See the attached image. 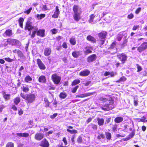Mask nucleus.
I'll use <instances>...</instances> for the list:
<instances>
[{
  "mask_svg": "<svg viewBox=\"0 0 147 147\" xmlns=\"http://www.w3.org/2000/svg\"><path fill=\"white\" fill-rule=\"evenodd\" d=\"M20 96L24 99L26 100L28 103H32L35 100L36 96L34 94H25L24 93H21Z\"/></svg>",
  "mask_w": 147,
  "mask_h": 147,
  "instance_id": "1",
  "label": "nucleus"
},
{
  "mask_svg": "<svg viewBox=\"0 0 147 147\" xmlns=\"http://www.w3.org/2000/svg\"><path fill=\"white\" fill-rule=\"evenodd\" d=\"M108 104H105L100 107V108L103 110L108 111L112 110L114 107L113 101L111 100Z\"/></svg>",
  "mask_w": 147,
  "mask_h": 147,
  "instance_id": "2",
  "label": "nucleus"
},
{
  "mask_svg": "<svg viewBox=\"0 0 147 147\" xmlns=\"http://www.w3.org/2000/svg\"><path fill=\"white\" fill-rule=\"evenodd\" d=\"M51 79L55 84L57 85L60 82L61 77L57 74H55L52 75Z\"/></svg>",
  "mask_w": 147,
  "mask_h": 147,
  "instance_id": "3",
  "label": "nucleus"
},
{
  "mask_svg": "<svg viewBox=\"0 0 147 147\" xmlns=\"http://www.w3.org/2000/svg\"><path fill=\"white\" fill-rule=\"evenodd\" d=\"M36 28V27L32 25V23L30 21V20L28 19L26 23L25 30H28V31H30L31 30H33Z\"/></svg>",
  "mask_w": 147,
  "mask_h": 147,
  "instance_id": "4",
  "label": "nucleus"
},
{
  "mask_svg": "<svg viewBox=\"0 0 147 147\" xmlns=\"http://www.w3.org/2000/svg\"><path fill=\"white\" fill-rule=\"evenodd\" d=\"M7 42L13 45H16L18 47H20L21 45L19 40L15 39H9L7 40Z\"/></svg>",
  "mask_w": 147,
  "mask_h": 147,
  "instance_id": "5",
  "label": "nucleus"
},
{
  "mask_svg": "<svg viewBox=\"0 0 147 147\" xmlns=\"http://www.w3.org/2000/svg\"><path fill=\"white\" fill-rule=\"evenodd\" d=\"M117 56L122 63H124L127 59L126 55L123 53L118 55Z\"/></svg>",
  "mask_w": 147,
  "mask_h": 147,
  "instance_id": "6",
  "label": "nucleus"
},
{
  "mask_svg": "<svg viewBox=\"0 0 147 147\" xmlns=\"http://www.w3.org/2000/svg\"><path fill=\"white\" fill-rule=\"evenodd\" d=\"M147 49V42H144L138 48V50L140 52Z\"/></svg>",
  "mask_w": 147,
  "mask_h": 147,
  "instance_id": "7",
  "label": "nucleus"
},
{
  "mask_svg": "<svg viewBox=\"0 0 147 147\" xmlns=\"http://www.w3.org/2000/svg\"><path fill=\"white\" fill-rule=\"evenodd\" d=\"M37 64L40 69L45 70V69L46 67L45 65L40 59H37Z\"/></svg>",
  "mask_w": 147,
  "mask_h": 147,
  "instance_id": "8",
  "label": "nucleus"
},
{
  "mask_svg": "<svg viewBox=\"0 0 147 147\" xmlns=\"http://www.w3.org/2000/svg\"><path fill=\"white\" fill-rule=\"evenodd\" d=\"M40 145L42 147H49V144L47 140L44 139L42 141Z\"/></svg>",
  "mask_w": 147,
  "mask_h": 147,
  "instance_id": "9",
  "label": "nucleus"
},
{
  "mask_svg": "<svg viewBox=\"0 0 147 147\" xmlns=\"http://www.w3.org/2000/svg\"><path fill=\"white\" fill-rule=\"evenodd\" d=\"M74 13H81V8L78 5H74L73 8Z\"/></svg>",
  "mask_w": 147,
  "mask_h": 147,
  "instance_id": "10",
  "label": "nucleus"
},
{
  "mask_svg": "<svg viewBox=\"0 0 147 147\" xmlns=\"http://www.w3.org/2000/svg\"><path fill=\"white\" fill-rule=\"evenodd\" d=\"M44 137V135L41 133H37L35 136V138L36 140L40 141L42 140Z\"/></svg>",
  "mask_w": 147,
  "mask_h": 147,
  "instance_id": "11",
  "label": "nucleus"
},
{
  "mask_svg": "<svg viewBox=\"0 0 147 147\" xmlns=\"http://www.w3.org/2000/svg\"><path fill=\"white\" fill-rule=\"evenodd\" d=\"M90 71L88 69L82 71L79 74L80 76H86L89 75Z\"/></svg>",
  "mask_w": 147,
  "mask_h": 147,
  "instance_id": "12",
  "label": "nucleus"
},
{
  "mask_svg": "<svg viewBox=\"0 0 147 147\" xmlns=\"http://www.w3.org/2000/svg\"><path fill=\"white\" fill-rule=\"evenodd\" d=\"M60 12L58 7L57 6L55 8V10L54 12V14L52 15V17L55 18H58Z\"/></svg>",
  "mask_w": 147,
  "mask_h": 147,
  "instance_id": "13",
  "label": "nucleus"
},
{
  "mask_svg": "<svg viewBox=\"0 0 147 147\" xmlns=\"http://www.w3.org/2000/svg\"><path fill=\"white\" fill-rule=\"evenodd\" d=\"M112 99L111 97L106 96L105 97H100L98 98V100L101 101L103 102H106L107 101H110Z\"/></svg>",
  "mask_w": 147,
  "mask_h": 147,
  "instance_id": "14",
  "label": "nucleus"
},
{
  "mask_svg": "<svg viewBox=\"0 0 147 147\" xmlns=\"http://www.w3.org/2000/svg\"><path fill=\"white\" fill-rule=\"evenodd\" d=\"M94 94L93 92H88L82 94H80V95H77L76 96V97H80V98H84L93 95Z\"/></svg>",
  "mask_w": 147,
  "mask_h": 147,
  "instance_id": "15",
  "label": "nucleus"
},
{
  "mask_svg": "<svg viewBox=\"0 0 147 147\" xmlns=\"http://www.w3.org/2000/svg\"><path fill=\"white\" fill-rule=\"evenodd\" d=\"M96 55L95 54L91 55L88 58V61L89 62H92L96 60Z\"/></svg>",
  "mask_w": 147,
  "mask_h": 147,
  "instance_id": "16",
  "label": "nucleus"
},
{
  "mask_svg": "<svg viewBox=\"0 0 147 147\" xmlns=\"http://www.w3.org/2000/svg\"><path fill=\"white\" fill-rule=\"evenodd\" d=\"M45 30L44 29H40L37 31V35L43 37L45 36Z\"/></svg>",
  "mask_w": 147,
  "mask_h": 147,
  "instance_id": "17",
  "label": "nucleus"
},
{
  "mask_svg": "<svg viewBox=\"0 0 147 147\" xmlns=\"http://www.w3.org/2000/svg\"><path fill=\"white\" fill-rule=\"evenodd\" d=\"M51 53V50L49 47L46 48L44 51V54L45 56H47L50 55Z\"/></svg>",
  "mask_w": 147,
  "mask_h": 147,
  "instance_id": "18",
  "label": "nucleus"
},
{
  "mask_svg": "<svg viewBox=\"0 0 147 147\" xmlns=\"http://www.w3.org/2000/svg\"><path fill=\"white\" fill-rule=\"evenodd\" d=\"M81 13H74L73 17L75 20L78 22L81 19L80 15Z\"/></svg>",
  "mask_w": 147,
  "mask_h": 147,
  "instance_id": "19",
  "label": "nucleus"
},
{
  "mask_svg": "<svg viewBox=\"0 0 147 147\" xmlns=\"http://www.w3.org/2000/svg\"><path fill=\"white\" fill-rule=\"evenodd\" d=\"M84 49L86 50L84 52L85 55H87L92 52V51L91 50L92 49V47H86Z\"/></svg>",
  "mask_w": 147,
  "mask_h": 147,
  "instance_id": "20",
  "label": "nucleus"
},
{
  "mask_svg": "<svg viewBox=\"0 0 147 147\" xmlns=\"http://www.w3.org/2000/svg\"><path fill=\"white\" fill-rule=\"evenodd\" d=\"M107 34V32L102 31L98 34V36L101 39H105Z\"/></svg>",
  "mask_w": 147,
  "mask_h": 147,
  "instance_id": "21",
  "label": "nucleus"
},
{
  "mask_svg": "<svg viewBox=\"0 0 147 147\" xmlns=\"http://www.w3.org/2000/svg\"><path fill=\"white\" fill-rule=\"evenodd\" d=\"M116 74V73L114 72H109V71H106L104 74V75L105 76H107L109 75H110L111 77H113Z\"/></svg>",
  "mask_w": 147,
  "mask_h": 147,
  "instance_id": "22",
  "label": "nucleus"
},
{
  "mask_svg": "<svg viewBox=\"0 0 147 147\" xmlns=\"http://www.w3.org/2000/svg\"><path fill=\"white\" fill-rule=\"evenodd\" d=\"M38 28L36 27V28H35L34 29H33L34 31L32 32V34H31V31H30V32L29 33V34L30 35H31V38H33L35 37V34L37 32V31L38 30Z\"/></svg>",
  "mask_w": 147,
  "mask_h": 147,
  "instance_id": "23",
  "label": "nucleus"
},
{
  "mask_svg": "<svg viewBox=\"0 0 147 147\" xmlns=\"http://www.w3.org/2000/svg\"><path fill=\"white\" fill-rule=\"evenodd\" d=\"M16 135L20 137H27L29 136V134L28 133H17Z\"/></svg>",
  "mask_w": 147,
  "mask_h": 147,
  "instance_id": "24",
  "label": "nucleus"
},
{
  "mask_svg": "<svg viewBox=\"0 0 147 147\" xmlns=\"http://www.w3.org/2000/svg\"><path fill=\"white\" fill-rule=\"evenodd\" d=\"M123 119L122 117H118L115 119L114 121L115 123H119L122 121Z\"/></svg>",
  "mask_w": 147,
  "mask_h": 147,
  "instance_id": "25",
  "label": "nucleus"
},
{
  "mask_svg": "<svg viewBox=\"0 0 147 147\" xmlns=\"http://www.w3.org/2000/svg\"><path fill=\"white\" fill-rule=\"evenodd\" d=\"M38 81L40 82L45 83L46 81V78L45 76H41L38 78Z\"/></svg>",
  "mask_w": 147,
  "mask_h": 147,
  "instance_id": "26",
  "label": "nucleus"
},
{
  "mask_svg": "<svg viewBox=\"0 0 147 147\" xmlns=\"http://www.w3.org/2000/svg\"><path fill=\"white\" fill-rule=\"evenodd\" d=\"M3 95V98L6 100H8L10 99V95L9 94H5V92H2Z\"/></svg>",
  "mask_w": 147,
  "mask_h": 147,
  "instance_id": "27",
  "label": "nucleus"
},
{
  "mask_svg": "<svg viewBox=\"0 0 147 147\" xmlns=\"http://www.w3.org/2000/svg\"><path fill=\"white\" fill-rule=\"evenodd\" d=\"M87 39L93 43L95 42H96L95 39L91 35L88 36L87 37Z\"/></svg>",
  "mask_w": 147,
  "mask_h": 147,
  "instance_id": "28",
  "label": "nucleus"
},
{
  "mask_svg": "<svg viewBox=\"0 0 147 147\" xmlns=\"http://www.w3.org/2000/svg\"><path fill=\"white\" fill-rule=\"evenodd\" d=\"M67 96V94L65 92H61L59 94V97L62 99L65 98Z\"/></svg>",
  "mask_w": 147,
  "mask_h": 147,
  "instance_id": "29",
  "label": "nucleus"
},
{
  "mask_svg": "<svg viewBox=\"0 0 147 147\" xmlns=\"http://www.w3.org/2000/svg\"><path fill=\"white\" fill-rule=\"evenodd\" d=\"M97 121L98 124L99 125H102L103 124L104 120L103 119L98 118L97 119Z\"/></svg>",
  "mask_w": 147,
  "mask_h": 147,
  "instance_id": "30",
  "label": "nucleus"
},
{
  "mask_svg": "<svg viewBox=\"0 0 147 147\" xmlns=\"http://www.w3.org/2000/svg\"><path fill=\"white\" fill-rule=\"evenodd\" d=\"M5 34L9 36H10L12 35V32L11 30L8 29L4 33Z\"/></svg>",
  "mask_w": 147,
  "mask_h": 147,
  "instance_id": "31",
  "label": "nucleus"
},
{
  "mask_svg": "<svg viewBox=\"0 0 147 147\" xmlns=\"http://www.w3.org/2000/svg\"><path fill=\"white\" fill-rule=\"evenodd\" d=\"M72 55L75 58H77L80 55V52L78 51H75L72 53Z\"/></svg>",
  "mask_w": 147,
  "mask_h": 147,
  "instance_id": "32",
  "label": "nucleus"
},
{
  "mask_svg": "<svg viewBox=\"0 0 147 147\" xmlns=\"http://www.w3.org/2000/svg\"><path fill=\"white\" fill-rule=\"evenodd\" d=\"M22 90L24 92H27L29 90L28 86L26 85L22 87Z\"/></svg>",
  "mask_w": 147,
  "mask_h": 147,
  "instance_id": "33",
  "label": "nucleus"
},
{
  "mask_svg": "<svg viewBox=\"0 0 147 147\" xmlns=\"http://www.w3.org/2000/svg\"><path fill=\"white\" fill-rule=\"evenodd\" d=\"M45 14H37L36 15V18L38 20H41L42 18L45 17Z\"/></svg>",
  "mask_w": 147,
  "mask_h": 147,
  "instance_id": "34",
  "label": "nucleus"
},
{
  "mask_svg": "<svg viewBox=\"0 0 147 147\" xmlns=\"http://www.w3.org/2000/svg\"><path fill=\"white\" fill-rule=\"evenodd\" d=\"M32 80V78L29 76H27L24 78L25 81L26 82H29Z\"/></svg>",
  "mask_w": 147,
  "mask_h": 147,
  "instance_id": "35",
  "label": "nucleus"
},
{
  "mask_svg": "<svg viewBox=\"0 0 147 147\" xmlns=\"http://www.w3.org/2000/svg\"><path fill=\"white\" fill-rule=\"evenodd\" d=\"M24 21V19L22 18H20L19 20V23L20 26L21 28L23 27V23Z\"/></svg>",
  "mask_w": 147,
  "mask_h": 147,
  "instance_id": "36",
  "label": "nucleus"
},
{
  "mask_svg": "<svg viewBox=\"0 0 147 147\" xmlns=\"http://www.w3.org/2000/svg\"><path fill=\"white\" fill-rule=\"evenodd\" d=\"M20 101V99L19 97H17L14 99V102L16 105H17Z\"/></svg>",
  "mask_w": 147,
  "mask_h": 147,
  "instance_id": "37",
  "label": "nucleus"
},
{
  "mask_svg": "<svg viewBox=\"0 0 147 147\" xmlns=\"http://www.w3.org/2000/svg\"><path fill=\"white\" fill-rule=\"evenodd\" d=\"M126 78L124 76H122L117 81V82H123L126 81Z\"/></svg>",
  "mask_w": 147,
  "mask_h": 147,
  "instance_id": "38",
  "label": "nucleus"
},
{
  "mask_svg": "<svg viewBox=\"0 0 147 147\" xmlns=\"http://www.w3.org/2000/svg\"><path fill=\"white\" fill-rule=\"evenodd\" d=\"M95 17V16L94 14H93L91 15L90 16V18L89 20V22L90 23L92 22L93 21L94 18Z\"/></svg>",
  "mask_w": 147,
  "mask_h": 147,
  "instance_id": "39",
  "label": "nucleus"
},
{
  "mask_svg": "<svg viewBox=\"0 0 147 147\" xmlns=\"http://www.w3.org/2000/svg\"><path fill=\"white\" fill-rule=\"evenodd\" d=\"M70 43L72 45H74L76 44V41L74 38H72L69 40Z\"/></svg>",
  "mask_w": 147,
  "mask_h": 147,
  "instance_id": "40",
  "label": "nucleus"
},
{
  "mask_svg": "<svg viewBox=\"0 0 147 147\" xmlns=\"http://www.w3.org/2000/svg\"><path fill=\"white\" fill-rule=\"evenodd\" d=\"M80 82V80H74L72 84V85H75Z\"/></svg>",
  "mask_w": 147,
  "mask_h": 147,
  "instance_id": "41",
  "label": "nucleus"
},
{
  "mask_svg": "<svg viewBox=\"0 0 147 147\" xmlns=\"http://www.w3.org/2000/svg\"><path fill=\"white\" fill-rule=\"evenodd\" d=\"M105 137V135L103 134H99L97 136V139L98 140H100L101 138L104 139Z\"/></svg>",
  "mask_w": 147,
  "mask_h": 147,
  "instance_id": "42",
  "label": "nucleus"
},
{
  "mask_svg": "<svg viewBox=\"0 0 147 147\" xmlns=\"http://www.w3.org/2000/svg\"><path fill=\"white\" fill-rule=\"evenodd\" d=\"M44 101L45 102L46 107H49V105L50 102L48 101V99L46 98H45L44 99Z\"/></svg>",
  "mask_w": 147,
  "mask_h": 147,
  "instance_id": "43",
  "label": "nucleus"
},
{
  "mask_svg": "<svg viewBox=\"0 0 147 147\" xmlns=\"http://www.w3.org/2000/svg\"><path fill=\"white\" fill-rule=\"evenodd\" d=\"M41 9L43 11H45L48 10V9L45 5H42L41 7Z\"/></svg>",
  "mask_w": 147,
  "mask_h": 147,
  "instance_id": "44",
  "label": "nucleus"
},
{
  "mask_svg": "<svg viewBox=\"0 0 147 147\" xmlns=\"http://www.w3.org/2000/svg\"><path fill=\"white\" fill-rule=\"evenodd\" d=\"M67 131L71 134H76L77 133V131L76 130H70L69 129H67Z\"/></svg>",
  "mask_w": 147,
  "mask_h": 147,
  "instance_id": "45",
  "label": "nucleus"
},
{
  "mask_svg": "<svg viewBox=\"0 0 147 147\" xmlns=\"http://www.w3.org/2000/svg\"><path fill=\"white\" fill-rule=\"evenodd\" d=\"M106 136L108 140H110L111 138V134L109 132L106 133Z\"/></svg>",
  "mask_w": 147,
  "mask_h": 147,
  "instance_id": "46",
  "label": "nucleus"
},
{
  "mask_svg": "<svg viewBox=\"0 0 147 147\" xmlns=\"http://www.w3.org/2000/svg\"><path fill=\"white\" fill-rule=\"evenodd\" d=\"M14 146L13 143L11 142H9L7 144L6 147H14Z\"/></svg>",
  "mask_w": 147,
  "mask_h": 147,
  "instance_id": "47",
  "label": "nucleus"
},
{
  "mask_svg": "<svg viewBox=\"0 0 147 147\" xmlns=\"http://www.w3.org/2000/svg\"><path fill=\"white\" fill-rule=\"evenodd\" d=\"M17 54L18 55V56L20 57L21 58L23 56V53L20 50H19V51H18Z\"/></svg>",
  "mask_w": 147,
  "mask_h": 147,
  "instance_id": "48",
  "label": "nucleus"
},
{
  "mask_svg": "<svg viewBox=\"0 0 147 147\" xmlns=\"http://www.w3.org/2000/svg\"><path fill=\"white\" fill-rule=\"evenodd\" d=\"M78 87L79 86H76L74 88L72 89L71 92L73 93H75L76 92L77 89L78 88Z\"/></svg>",
  "mask_w": 147,
  "mask_h": 147,
  "instance_id": "49",
  "label": "nucleus"
},
{
  "mask_svg": "<svg viewBox=\"0 0 147 147\" xmlns=\"http://www.w3.org/2000/svg\"><path fill=\"white\" fill-rule=\"evenodd\" d=\"M4 59L6 61L9 62H11L14 61L13 59H11L9 57L5 58Z\"/></svg>",
  "mask_w": 147,
  "mask_h": 147,
  "instance_id": "50",
  "label": "nucleus"
},
{
  "mask_svg": "<svg viewBox=\"0 0 147 147\" xmlns=\"http://www.w3.org/2000/svg\"><path fill=\"white\" fill-rule=\"evenodd\" d=\"M32 7H30L28 10L25 11L24 12L25 13H26L27 14H28L30 13V11L32 10Z\"/></svg>",
  "mask_w": 147,
  "mask_h": 147,
  "instance_id": "51",
  "label": "nucleus"
},
{
  "mask_svg": "<svg viewBox=\"0 0 147 147\" xmlns=\"http://www.w3.org/2000/svg\"><path fill=\"white\" fill-rule=\"evenodd\" d=\"M138 99L134 98V103L135 106H136L138 105Z\"/></svg>",
  "mask_w": 147,
  "mask_h": 147,
  "instance_id": "52",
  "label": "nucleus"
},
{
  "mask_svg": "<svg viewBox=\"0 0 147 147\" xmlns=\"http://www.w3.org/2000/svg\"><path fill=\"white\" fill-rule=\"evenodd\" d=\"M51 31L52 32L53 34H55L57 32V30L55 29H53L51 30Z\"/></svg>",
  "mask_w": 147,
  "mask_h": 147,
  "instance_id": "53",
  "label": "nucleus"
},
{
  "mask_svg": "<svg viewBox=\"0 0 147 147\" xmlns=\"http://www.w3.org/2000/svg\"><path fill=\"white\" fill-rule=\"evenodd\" d=\"M134 16L133 14L132 13H131L128 16L127 18L128 19H132L133 18Z\"/></svg>",
  "mask_w": 147,
  "mask_h": 147,
  "instance_id": "54",
  "label": "nucleus"
},
{
  "mask_svg": "<svg viewBox=\"0 0 147 147\" xmlns=\"http://www.w3.org/2000/svg\"><path fill=\"white\" fill-rule=\"evenodd\" d=\"M141 8L140 7H139L136 10L135 13L136 14H138L139 12L141 11Z\"/></svg>",
  "mask_w": 147,
  "mask_h": 147,
  "instance_id": "55",
  "label": "nucleus"
},
{
  "mask_svg": "<svg viewBox=\"0 0 147 147\" xmlns=\"http://www.w3.org/2000/svg\"><path fill=\"white\" fill-rule=\"evenodd\" d=\"M82 138L80 136H79L78 137L77 139V142L79 143H80L82 142Z\"/></svg>",
  "mask_w": 147,
  "mask_h": 147,
  "instance_id": "56",
  "label": "nucleus"
},
{
  "mask_svg": "<svg viewBox=\"0 0 147 147\" xmlns=\"http://www.w3.org/2000/svg\"><path fill=\"white\" fill-rule=\"evenodd\" d=\"M63 141L65 145H66L67 144V141L65 137H64L63 138Z\"/></svg>",
  "mask_w": 147,
  "mask_h": 147,
  "instance_id": "57",
  "label": "nucleus"
},
{
  "mask_svg": "<svg viewBox=\"0 0 147 147\" xmlns=\"http://www.w3.org/2000/svg\"><path fill=\"white\" fill-rule=\"evenodd\" d=\"M140 120L141 121L143 122L146 123L147 122V119H146L144 118H142L140 119Z\"/></svg>",
  "mask_w": 147,
  "mask_h": 147,
  "instance_id": "58",
  "label": "nucleus"
},
{
  "mask_svg": "<svg viewBox=\"0 0 147 147\" xmlns=\"http://www.w3.org/2000/svg\"><path fill=\"white\" fill-rule=\"evenodd\" d=\"M53 133V131H50L47 132L46 133V135L47 136H48L50 134H52Z\"/></svg>",
  "mask_w": 147,
  "mask_h": 147,
  "instance_id": "59",
  "label": "nucleus"
},
{
  "mask_svg": "<svg viewBox=\"0 0 147 147\" xmlns=\"http://www.w3.org/2000/svg\"><path fill=\"white\" fill-rule=\"evenodd\" d=\"M123 37V36L121 35H120L117 36V40L119 41H120Z\"/></svg>",
  "mask_w": 147,
  "mask_h": 147,
  "instance_id": "60",
  "label": "nucleus"
},
{
  "mask_svg": "<svg viewBox=\"0 0 147 147\" xmlns=\"http://www.w3.org/2000/svg\"><path fill=\"white\" fill-rule=\"evenodd\" d=\"M139 27V26L138 25H136L134 26L132 28V30H136Z\"/></svg>",
  "mask_w": 147,
  "mask_h": 147,
  "instance_id": "61",
  "label": "nucleus"
},
{
  "mask_svg": "<svg viewBox=\"0 0 147 147\" xmlns=\"http://www.w3.org/2000/svg\"><path fill=\"white\" fill-rule=\"evenodd\" d=\"M92 127L94 129V130H96L97 129V127L96 125H94V124H92Z\"/></svg>",
  "mask_w": 147,
  "mask_h": 147,
  "instance_id": "62",
  "label": "nucleus"
},
{
  "mask_svg": "<svg viewBox=\"0 0 147 147\" xmlns=\"http://www.w3.org/2000/svg\"><path fill=\"white\" fill-rule=\"evenodd\" d=\"M62 46L65 49H66L67 48V46L66 43L65 42H64L63 43Z\"/></svg>",
  "mask_w": 147,
  "mask_h": 147,
  "instance_id": "63",
  "label": "nucleus"
},
{
  "mask_svg": "<svg viewBox=\"0 0 147 147\" xmlns=\"http://www.w3.org/2000/svg\"><path fill=\"white\" fill-rule=\"evenodd\" d=\"M134 135V133H132L131 134H130L129 136V139H130L132 138L133 136Z\"/></svg>",
  "mask_w": 147,
  "mask_h": 147,
  "instance_id": "64",
  "label": "nucleus"
}]
</instances>
